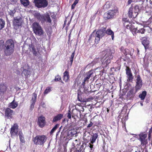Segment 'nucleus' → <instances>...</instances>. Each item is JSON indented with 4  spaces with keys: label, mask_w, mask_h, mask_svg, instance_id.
Returning a JSON list of instances; mask_svg holds the SVG:
<instances>
[{
    "label": "nucleus",
    "mask_w": 152,
    "mask_h": 152,
    "mask_svg": "<svg viewBox=\"0 0 152 152\" xmlns=\"http://www.w3.org/2000/svg\"><path fill=\"white\" fill-rule=\"evenodd\" d=\"M106 29L104 28L99 29L96 32L95 35V42L96 44L99 43L100 39L102 38L105 34Z\"/></svg>",
    "instance_id": "7"
},
{
    "label": "nucleus",
    "mask_w": 152,
    "mask_h": 152,
    "mask_svg": "<svg viewBox=\"0 0 152 152\" xmlns=\"http://www.w3.org/2000/svg\"><path fill=\"white\" fill-rule=\"evenodd\" d=\"M15 12V10H10V11L9 12V14L12 17H13L14 16V13Z\"/></svg>",
    "instance_id": "41"
},
{
    "label": "nucleus",
    "mask_w": 152,
    "mask_h": 152,
    "mask_svg": "<svg viewBox=\"0 0 152 152\" xmlns=\"http://www.w3.org/2000/svg\"><path fill=\"white\" fill-rule=\"evenodd\" d=\"M140 104H141V105L142 106V105H143V104H142V103H140Z\"/></svg>",
    "instance_id": "60"
},
{
    "label": "nucleus",
    "mask_w": 152,
    "mask_h": 152,
    "mask_svg": "<svg viewBox=\"0 0 152 152\" xmlns=\"http://www.w3.org/2000/svg\"><path fill=\"white\" fill-rule=\"evenodd\" d=\"M7 87L4 83L0 84V94L3 93L6 91Z\"/></svg>",
    "instance_id": "23"
},
{
    "label": "nucleus",
    "mask_w": 152,
    "mask_h": 152,
    "mask_svg": "<svg viewBox=\"0 0 152 152\" xmlns=\"http://www.w3.org/2000/svg\"><path fill=\"white\" fill-rule=\"evenodd\" d=\"M86 136V134L85 133H84V134H83V139L84 140L85 139V137Z\"/></svg>",
    "instance_id": "52"
},
{
    "label": "nucleus",
    "mask_w": 152,
    "mask_h": 152,
    "mask_svg": "<svg viewBox=\"0 0 152 152\" xmlns=\"http://www.w3.org/2000/svg\"><path fill=\"white\" fill-rule=\"evenodd\" d=\"M30 50L35 56H37L38 54V51H37L34 47L32 45H30Z\"/></svg>",
    "instance_id": "21"
},
{
    "label": "nucleus",
    "mask_w": 152,
    "mask_h": 152,
    "mask_svg": "<svg viewBox=\"0 0 152 152\" xmlns=\"http://www.w3.org/2000/svg\"><path fill=\"white\" fill-rule=\"evenodd\" d=\"M140 0L142 2V4L145 1H146V2H147V1H148V0Z\"/></svg>",
    "instance_id": "50"
},
{
    "label": "nucleus",
    "mask_w": 152,
    "mask_h": 152,
    "mask_svg": "<svg viewBox=\"0 0 152 152\" xmlns=\"http://www.w3.org/2000/svg\"><path fill=\"white\" fill-rule=\"evenodd\" d=\"M62 128V126H61L59 129V131L57 132V133H59V132H60V130Z\"/></svg>",
    "instance_id": "53"
},
{
    "label": "nucleus",
    "mask_w": 152,
    "mask_h": 152,
    "mask_svg": "<svg viewBox=\"0 0 152 152\" xmlns=\"http://www.w3.org/2000/svg\"><path fill=\"white\" fill-rule=\"evenodd\" d=\"M61 79V77L59 76V75H57L56 76H55L54 80L55 81L57 82L60 80Z\"/></svg>",
    "instance_id": "39"
},
{
    "label": "nucleus",
    "mask_w": 152,
    "mask_h": 152,
    "mask_svg": "<svg viewBox=\"0 0 152 152\" xmlns=\"http://www.w3.org/2000/svg\"><path fill=\"white\" fill-rule=\"evenodd\" d=\"M22 134H19V136L20 140V144L21 145H23V143H25V142L24 137Z\"/></svg>",
    "instance_id": "26"
},
{
    "label": "nucleus",
    "mask_w": 152,
    "mask_h": 152,
    "mask_svg": "<svg viewBox=\"0 0 152 152\" xmlns=\"http://www.w3.org/2000/svg\"><path fill=\"white\" fill-rule=\"evenodd\" d=\"M135 93L134 92L133 89L131 90L127 94V98L128 99H132L134 96Z\"/></svg>",
    "instance_id": "16"
},
{
    "label": "nucleus",
    "mask_w": 152,
    "mask_h": 152,
    "mask_svg": "<svg viewBox=\"0 0 152 152\" xmlns=\"http://www.w3.org/2000/svg\"><path fill=\"white\" fill-rule=\"evenodd\" d=\"M93 72L91 71H89L87 74L86 76L85 77L83 80V84L84 85L85 84V83L86 81L88 82V79L90 78L91 77H92Z\"/></svg>",
    "instance_id": "18"
},
{
    "label": "nucleus",
    "mask_w": 152,
    "mask_h": 152,
    "mask_svg": "<svg viewBox=\"0 0 152 152\" xmlns=\"http://www.w3.org/2000/svg\"><path fill=\"white\" fill-rule=\"evenodd\" d=\"M37 97V94L35 92L33 94L31 100V104L30 106V108L31 110H32L34 107V105L35 104V103L36 102Z\"/></svg>",
    "instance_id": "15"
},
{
    "label": "nucleus",
    "mask_w": 152,
    "mask_h": 152,
    "mask_svg": "<svg viewBox=\"0 0 152 152\" xmlns=\"http://www.w3.org/2000/svg\"><path fill=\"white\" fill-rule=\"evenodd\" d=\"M4 48L5 55L6 56H9L14 52V43L12 39L7 40L5 42Z\"/></svg>",
    "instance_id": "1"
},
{
    "label": "nucleus",
    "mask_w": 152,
    "mask_h": 152,
    "mask_svg": "<svg viewBox=\"0 0 152 152\" xmlns=\"http://www.w3.org/2000/svg\"><path fill=\"white\" fill-rule=\"evenodd\" d=\"M47 139V137L44 135H37L33 138V141L36 145H43Z\"/></svg>",
    "instance_id": "3"
},
{
    "label": "nucleus",
    "mask_w": 152,
    "mask_h": 152,
    "mask_svg": "<svg viewBox=\"0 0 152 152\" xmlns=\"http://www.w3.org/2000/svg\"><path fill=\"white\" fill-rule=\"evenodd\" d=\"M61 83H63V84L64 83L62 81H61Z\"/></svg>",
    "instance_id": "58"
},
{
    "label": "nucleus",
    "mask_w": 152,
    "mask_h": 152,
    "mask_svg": "<svg viewBox=\"0 0 152 152\" xmlns=\"http://www.w3.org/2000/svg\"><path fill=\"white\" fill-rule=\"evenodd\" d=\"M34 2L38 8H45L47 7L48 4L46 0H34Z\"/></svg>",
    "instance_id": "10"
},
{
    "label": "nucleus",
    "mask_w": 152,
    "mask_h": 152,
    "mask_svg": "<svg viewBox=\"0 0 152 152\" xmlns=\"http://www.w3.org/2000/svg\"><path fill=\"white\" fill-rule=\"evenodd\" d=\"M11 1H14V2L15 1V0H10Z\"/></svg>",
    "instance_id": "57"
},
{
    "label": "nucleus",
    "mask_w": 152,
    "mask_h": 152,
    "mask_svg": "<svg viewBox=\"0 0 152 152\" xmlns=\"http://www.w3.org/2000/svg\"><path fill=\"white\" fill-rule=\"evenodd\" d=\"M93 135H92L91 138H90V140H91V143L93 144L94 142L96 139L98 135L97 134H93Z\"/></svg>",
    "instance_id": "27"
},
{
    "label": "nucleus",
    "mask_w": 152,
    "mask_h": 152,
    "mask_svg": "<svg viewBox=\"0 0 152 152\" xmlns=\"http://www.w3.org/2000/svg\"><path fill=\"white\" fill-rule=\"evenodd\" d=\"M75 5H74V4H72V9H73L74 8H75Z\"/></svg>",
    "instance_id": "49"
},
{
    "label": "nucleus",
    "mask_w": 152,
    "mask_h": 152,
    "mask_svg": "<svg viewBox=\"0 0 152 152\" xmlns=\"http://www.w3.org/2000/svg\"><path fill=\"white\" fill-rule=\"evenodd\" d=\"M51 91L50 88L48 87L45 90L44 92V94H47Z\"/></svg>",
    "instance_id": "42"
},
{
    "label": "nucleus",
    "mask_w": 152,
    "mask_h": 152,
    "mask_svg": "<svg viewBox=\"0 0 152 152\" xmlns=\"http://www.w3.org/2000/svg\"><path fill=\"white\" fill-rule=\"evenodd\" d=\"M29 72L27 69H24L23 71V73L26 76H27L29 74Z\"/></svg>",
    "instance_id": "40"
},
{
    "label": "nucleus",
    "mask_w": 152,
    "mask_h": 152,
    "mask_svg": "<svg viewBox=\"0 0 152 152\" xmlns=\"http://www.w3.org/2000/svg\"><path fill=\"white\" fill-rule=\"evenodd\" d=\"M90 148V149L89 151V152H93V145L91 143H89V145Z\"/></svg>",
    "instance_id": "43"
},
{
    "label": "nucleus",
    "mask_w": 152,
    "mask_h": 152,
    "mask_svg": "<svg viewBox=\"0 0 152 152\" xmlns=\"http://www.w3.org/2000/svg\"><path fill=\"white\" fill-rule=\"evenodd\" d=\"M126 74L127 78V81L129 82H132L133 81L134 77L129 67L126 66Z\"/></svg>",
    "instance_id": "12"
},
{
    "label": "nucleus",
    "mask_w": 152,
    "mask_h": 152,
    "mask_svg": "<svg viewBox=\"0 0 152 152\" xmlns=\"http://www.w3.org/2000/svg\"><path fill=\"white\" fill-rule=\"evenodd\" d=\"M67 117L69 119H70L71 118L72 115H71V112L70 110L68 111V113Z\"/></svg>",
    "instance_id": "45"
},
{
    "label": "nucleus",
    "mask_w": 152,
    "mask_h": 152,
    "mask_svg": "<svg viewBox=\"0 0 152 152\" xmlns=\"http://www.w3.org/2000/svg\"><path fill=\"white\" fill-rule=\"evenodd\" d=\"M65 121V119H64V120H63V121Z\"/></svg>",
    "instance_id": "64"
},
{
    "label": "nucleus",
    "mask_w": 152,
    "mask_h": 152,
    "mask_svg": "<svg viewBox=\"0 0 152 152\" xmlns=\"http://www.w3.org/2000/svg\"><path fill=\"white\" fill-rule=\"evenodd\" d=\"M69 79V76L68 72L65 71L64 73L63 80L65 82L68 81Z\"/></svg>",
    "instance_id": "24"
},
{
    "label": "nucleus",
    "mask_w": 152,
    "mask_h": 152,
    "mask_svg": "<svg viewBox=\"0 0 152 152\" xmlns=\"http://www.w3.org/2000/svg\"><path fill=\"white\" fill-rule=\"evenodd\" d=\"M23 0H20L21 2H23Z\"/></svg>",
    "instance_id": "59"
},
{
    "label": "nucleus",
    "mask_w": 152,
    "mask_h": 152,
    "mask_svg": "<svg viewBox=\"0 0 152 152\" xmlns=\"http://www.w3.org/2000/svg\"><path fill=\"white\" fill-rule=\"evenodd\" d=\"M92 119H91L90 121V123L87 126V128H90L92 126L93 124V123L91 121Z\"/></svg>",
    "instance_id": "44"
},
{
    "label": "nucleus",
    "mask_w": 152,
    "mask_h": 152,
    "mask_svg": "<svg viewBox=\"0 0 152 152\" xmlns=\"http://www.w3.org/2000/svg\"><path fill=\"white\" fill-rule=\"evenodd\" d=\"M106 33L108 35H111L112 39L113 40L114 38V33L110 29H108L106 31Z\"/></svg>",
    "instance_id": "25"
},
{
    "label": "nucleus",
    "mask_w": 152,
    "mask_h": 152,
    "mask_svg": "<svg viewBox=\"0 0 152 152\" xmlns=\"http://www.w3.org/2000/svg\"><path fill=\"white\" fill-rule=\"evenodd\" d=\"M139 11L138 6L136 5L134 8L131 7L129 8L128 11V16L130 18H135L138 14Z\"/></svg>",
    "instance_id": "6"
},
{
    "label": "nucleus",
    "mask_w": 152,
    "mask_h": 152,
    "mask_svg": "<svg viewBox=\"0 0 152 152\" xmlns=\"http://www.w3.org/2000/svg\"><path fill=\"white\" fill-rule=\"evenodd\" d=\"M33 31L36 35L40 36L44 34V32L38 23L34 22L32 25Z\"/></svg>",
    "instance_id": "4"
},
{
    "label": "nucleus",
    "mask_w": 152,
    "mask_h": 152,
    "mask_svg": "<svg viewBox=\"0 0 152 152\" xmlns=\"http://www.w3.org/2000/svg\"><path fill=\"white\" fill-rule=\"evenodd\" d=\"M95 32V31H94L92 34L90 35L89 39H88V41L87 42V43H88L89 44L91 43L92 41H93L94 38L95 37L94 36H93V34Z\"/></svg>",
    "instance_id": "31"
},
{
    "label": "nucleus",
    "mask_w": 152,
    "mask_h": 152,
    "mask_svg": "<svg viewBox=\"0 0 152 152\" xmlns=\"http://www.w3.org/2000/svg\"><path fill=\"white\" fill-rule=\"evenodd\" d=\"M5 22L2 19L0 18V30L2 29L4 27Z\"/></svg>",
    "instance_id": "30"
},
{
    "label": "nucleus",
    "mask_w": 152,
    "mask_h": 152,
    "mask_svg": "<svg viewBox=\"0 0 152 152\" xmlns=\"http://www.w3.org/2000/svg\"><path fill=\"white\" fill-rule=\"evenodd\" d=\"M58 135V134L56 133V136L57 137Z\"/></svg>",
    "instance_id": "61"
},
{
    "label": "nucleus",
    "mask_w": 152,
    "mask_h": 152,
    "mask_svg": "<svg viewBox=\"0 0 152 152\" xmlns=\"http://www.w3.org/2000/svg\"><path fill=\"white\" fill-rule=\"evenodd\" d=\"M86 145V144H85V143H83V145H81V147L80 148V149H81V150L82 149H84V148H83V147H84V146L83 145Z\"/></svg>",
    "instance_id": "46"
},
{
    "label": "nucleus",
    "mask_w": 152,
    "mask_h": 152,
    "mask_svg": "<svg viewBox=\"0 0 152 152\" xmlns=\"http://www.w3.org/2000/svg\"><path fill=\"white\" fill-rule=\"evenodd\" d=\"M116 10H109L105 12L104 15V18L105 19H109L114 17L116 14L118 13Z\"/></svg>",
    "instance_id": "9"
},
{
    "label": "nucleus",
    "mask_w": 152,
    "mask_h": 152,
    "mask_svg": "<svg viewBox=\"0 0 152 152\" xmlns=\"http://www.w3.org/2000/svg\"><path fill=\"white\" fill-rule=\"evenodd\" d=\"M132 0H129L128 1V4H130L132 2Z\"/></svg>",
    "instance_id": "48"
},
{
    "label": "nucleus",
    "mask_w": 152,
    "mask_h": 152,
    "mask_svg": "<svg viewBox=\"0 0 152 152\" xmlns=\"http://www.w3.org/2000/svg\"><path fill=\"white\" fill-rule=\"evenodd\" d=\"M63 115L62 114H59L54 117L52 122L54 123L60 120L63 117Z\"/></svg>",
    "instance_id": "19"
},
{
    "label": "nucleus",
    "mask_w": 152,
    "mask_h": 152,
    "mask_svg": "<svg viewBox=\"0 0 152 152\" xmlns=\"http://www.w3.org/2000/svg\"><path fill=\"white\" fill-rule=\"evenodd\" d=\"M130 31L132 32V33L134 35H135L137 33V28H133L132 27L130 28Z\"/></svg>",
    "instance_id": "35"
},
{
    "label": "nucleus",
    "mask_w": 152,
    "mask_h": 152,
    "mask_svg": "<svg viewBox=\"0 0 152 152\" xmlns=\"http://www.w3.org/2000/svg\"><path fill=\"white\" fill-rule=\"evenodd\" d=\"M84 121H85V124H86L87 121V118H86L85 119Z\"/></svg>",
    "instance_id": "51"
},
{
    "label": "nucleus",
    "mask_w": 152,
    "mask_h": 152,
    "mask_svg": "<svg viewBox=\"0 0 152 152\" xmlns=\"http://www.w3.org/2000/svg\"><path fill=\"white\" fill-rule=\"evenodd\" d=\"M13 111L9 108H7L6 109L5 111V115L8 118H11L13 114Z\"/></svg>",
    "instance_id": "17"
},
{
    "label": "nucleus",
    "mask_w": 152,
    "mask_h": 152,
    "mask_svg": "<svg viewBox=\"0 0 152 152\" xmlns=\"http://www.w3.org/2000/svg\"><path fill=\"white\" fill-rule=\"evenodd\" d=\"M18 126L16 124H15L12 127L11 129V133H18Z\"/></svg>",
    "instance_id": "20"
},
{
    "label": "nucleus",
    "mask_w": 152,
    "mask_h": 152,
    "mask_svg": "<svg viewBox=\"0 0 152 152\" xmlns=\"http://www.w3.org/2000/svg\"><path fill=\"white\" fill-rule=\"evenodd\" d=\"M142 44L144 46L145 49H146L148 48L149 42L147 39H144L142 42Z\"/></svg>",
    "instance_id": "29"
},
{
    "label": "nucleus",
    "mask_w": 152,
    "mask_h": 152,
    "mask_svg": "<svg viewBox=\"0 0 152 152\" xmlns=\"http://www.w3.org/2000/svg\"><path fill=\"white\" fill-rule=\"evenodd\" d=\"M12 23L14 28L17 30L20 29L21 28L23 21L21 18L17 16L14 18Z\"/></svg>",
    "instance_id": "8"
},
{
    "label": "nucleus",
    "mask_w": 152,
    "mask_h": 152,
    "mask_svg": "<svg viewBox=\"0 0 152 152\" xmlns=\"http://www.w3.org/2000/svg\"><path fill=\"white\" fill-rule=\"evenodd\" d=\"M38 124L41 127H44L45 124V118L42 116H40L38 119Z\"/></svg>",
    "instance_id": "14"
},
{
    "label": "nucleus",
    "mask_w": 152,
    "mask_h": 152,
    "mask_svg": "<svg viewBox=\"0 0 152 152\" xmlns=\"http://www.w3.org/2000/svg\"><path fill=\"white\" fill-rule=\"evenodd\" d=\"M145 31V29L144 28H141L138 30L137 29V33L143 34L144 33Z\"/></svg>",
    "instance_id": "38"
},
{
    "label": "nucleus",
    "mask_w": 152,
    "mask_h": 152,
    "mask_svg": "<svg viewBox=\"0 0 152 152\" xmlns=\"http://www.w3.org/2000/svg\"><path fill=\"white\" fill-rule=\"evenodd\" d=\"M35 17L39 20L41 21V23H43L45 22L51 23L52 20L48 13L41 15L39 12H36L34 14Z\"/></svg>",
    "instance_id": "2"
},
{
    "label": "nucleus",
    "mask_w": 152,
    "mask_h": 152,
    "mask_svg": "<svg viewBox=\"0 0 152 152\" xmlns=\"http://www.w3.org/2000/svg\"><path fill=\"white\" fill-rule=\"evenodd\" d=\"M58 124H56L55 126L51 130L50 133H53L54 132L55 130L58 128L59 126Z\"/></svg>",
    "instance_id": "37"
},
{
    "label": "nucleus",
    "mask_w": 152,
    "mask_h": 152,
    "mask_svg": "<svg viewBox=\"0 0 152 152\" xmlns=\"http://www.w3.org/2000/svg\"><path fill=\"white\" fill-rule=\"evenodd\" d=\"M75 52H73L72 53V54L71 56L70 57V62H71V65H72V62L73 61L74 57L75 55Z\"/></svg>",
    "instance_id": "36"
},
{
    "label": "nucleus",
    "mask_w": 152,
    "mask_h": 152,
    "mask_svg": "<svg viewBox=\"0 0 152 152\" xmlns=\"http://www.w3.org/2000/svg\"><path fill=\"white\" fill-rule=\"evenodd\" d=\"M75 152H81V151H79L78 150H77L75 151Z\"/></svg>",
    "instance_id": "54"
},
{
    "label": "nucleus",
    "mask_w": 152,
    "mask_h": 152,
    "mask_svg": "<svg viewBox=\"0 0 152 152\" xmlns=\"http://www.w3.org/2000/svg\"><path fill=\"white\" fill-rule=\"evenodd\" d=\"M103 54H105L104 61L105 60V62H107V63L110 62V59L113 58V54L115 53V51L113 49L108 48L102 52Z\"/></svg>",
    "instance_id": "5"
},
{
    "label": "nucleus",
    "mask_w": 152,
    "mask_h": 152,
    "mask_svg": "<svg viewBox=\"0 0 152 152\" xmlns=\"http://www.w3.org/2000/svg\"><path fill=\"white\" fill-rule=\"evenodd\" d=\"M109 110H107V112H109Z\"/></svg>",
    "instance_id": "62"
},
{
    "label": "nucleus",
    "mask_w": 152,
    "mask_h": 152,
    "mask_svg": "<svg viewBox=\"0 0 152 152\" xmlns=\"http://www.w3.org/2000/svg\"><path fill=\"white\" fill-rule=\"evenodd\" d=\"M132 134V135H134V134Z\"/></svg>",
    "instance_id": "63"
},
{
    "label": "nucleus",
    "mask_w": 152,
    "mask_h": 152,
    "mask_svg": "<svg viewBox=\"0 0 152 152\" xmlns=\"http://www.w3.org/2000/svg\"><path fill=\"white\" fill-rule=\"evenodd\" d=\"M79 0H75L73 4L75 5L78 3Z\"/></svg>",
    "instance_id": "47"
},
{
    "label": "nucleus",
    "mask_w": 152,
    "mask_h": 152,
    "mask_svg": "<svg viewBox=\"0 0 152 152\" xmlns=\"http://www.w3.org/2000/svg\"><path fill=\"white\" fill-rule=\"evenodd\" d=\"M142 85V82L140 75H137L136 79V85L135 86L136 92L140 90Z\"/></svg>",
    "instance_id": "11"
},
{
    "label": "nucleus",
    "mask_w": 152,
    "mask_h": 152,
    "mask_svg": "<svg viewBox=\"0 0 152 152\" xmlns=\"http://www.w3.org/2000/svg\"><path fill=\"white\" fill-rule=\"evenodd\" d=\"M122 52L125 55H129L130 53V52L129 50L127 49H124L122 50Z\"/></svg>",
    "instance_id": "34"
},
{
    "label": "nucleus",
    "mask_w": 152,
    "mask_h": 152,
    "mask_svg": "<svg viewBox=\"0 0 152 152\" xmlns=\"http://www.w3.org/2000/svg\"><path fill=\"white\" fill-rule=\"evenodd\" d=\"M147 92L145 91H143L142 93L140 94L139 95V97L142 100L145 99V98Z\"/></svg>",
    "instance_id": "28"
},
{
    "label": "nucleus",
    "mask_w": 152,
    "mask_h": 152,
    "mask_svg": "<svg viewBox=\"0 0 152 152\" xmlns=\"http://www.w3.org/2000/svg\"><path fill=\"white\" fill-rule=\"evenodd\" d=\"M139 140L141 142V145H146L147 143V140L145 138L147 137L146 134H140L139 135Z\"/></svg>",
    "instance_id": "13"
},
{
    "label": "nucleus",
    "mask_w": 152,
    "mask_h": 152,
    "mask_svg": "<svg viewBox=\"0 0 152 152\" xmlns=\"http://www.w3.org/2000/svg\"><path fill=\"white\" fill-rule=\"evenodd\" d=\"M76 134H65L66 135V139H67L68 140H70L71 139V138H70L69 139V136H71V137L72 136H73L74 135ZM65 134H61L60 135V136L61 137L63 136ZM65 136H66V135H65Z\"/></svg>",
    "instance_id": "32"
},
{
    "label": "nucleus",
    "mask_w": 152,
    "mask_h": 152,
    "mask_svg": "<svg viewBox=\"0 0 152 152\" xmlns=\"http://www.w3.org/2000/svg\"><path fill=\"white\" fill-rule=\"evenodd\" d=\"M21 3L25 7L27 6L29 4L28 0H24L23 2H21Z\"/></svg>",
    "instance_id": "33"
},
{
    "label": "nucleus",
    "mask_w": 152,
    "mask_h": 152,
    "mask_svg": "<svg viewBox=\"0 0 152 152\" xmlns=\"http://www.w3.org/2000/svg\"><path fill=\"white\" fill-rule=\"evenodd\" d=\"M151 134H150V133L148 135L149 137H150V136H151Z\"/></svg>",
    "instance_id": "55"
},
{
    "label": "nucleus",
    "mask_w": 152,
    "mask_h": 152,
    "mask_svg": "<svg viewBox=\"0 0 152 152\" xmlns=\"http://www.w3.org/2000/svg\"><path fill=\"white\" fill-rule=\"evenodd\" d=\"M8 105L10 107L15 109L17 107L18 103L17 102H15V100L14 99L12 102L9 104Z\"/></svg>",
    "instance_id": "22"
},
{
    "label": "nucleus",
    "mask_w": 152,
    "mask_h": 152,
    "mask_svg": "<svg viewBox=\"0 0 152 152\" xmlns=\"http://www.w3.org/2000/svg\"><path fill=\"white\" fill-rule=\"evenodd\" d=\"M101 135H103L104 136H105V135L104 134H100Z\"/></svg>",
    "instance_id": "56"
}]
</instances>
